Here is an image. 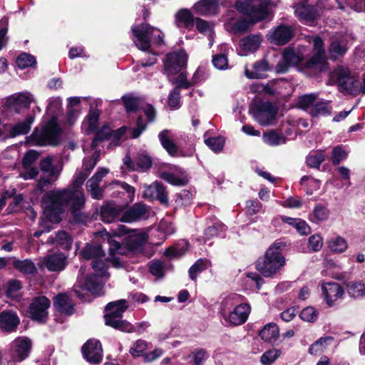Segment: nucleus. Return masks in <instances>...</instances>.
Masks as SVG:
<instances>
[{"label":"nucleus","instance_id":"1","mask_svg":"<svg viewBox=\"0 0 365 365\" xmlns=\"http://www.w3.org/2000/svg\"><path fill=\"white\" fill-rule=\"evenodd\" d=\"M88 175L86 171L79 172L73 176L72 182L66 188L45 192L41 202L48 204L47 210L58 217L63 212V206L69 205L74 221L83 223L84 216L81 210L85 207L86 197L82 185Z\"/></svg>","mask_w":365,"mask_h":365},{"label":"nucleus","instance_id":"2","mask_svg":"<svg viewBox=\"0 0 365 365\" xmlns=\"http://www.w3.org/2000/svg\"><path fill=\"white\" fill-rule=\"evenodd\" d=\"M129 232L128 227L123 225H118L110 231L103 229L95 234L94 242L86 244L80 252V256L85 260H94L105 257L106 252L103 249V244L105 242L109 245L110 255H114L115 253L123 255V252L120 251L121 244L115 238L124 237Z\"/></svg>","mask_w":365,"mask_h":365},{"label":"nucleus","instance_id":"3","mask_svg":"<svg viewBox=\"0 0 365 365\" xmlns=\"http://www.w3.org/2000/svg\"><path fill=\"white\" fill-rule=\"evenodd\" d=\"M287 243L281 240H275L266 250L264 256L255 263L256 269L264 277L272 278L284 267L285 257L282 251Z\"/></svg>","mask_w":365,"mask_h":365},{"label":"nucleus","instance_id":"4","mask_svg":"<svg viewBox=\"0 0 365 365\" xmlns=\"http://www.w3.org/2000/svg\"><path fill=\"white\" fill-rule=\"evenodd\" d=\"M62 133L63 130L58 121H55V119L53 118L49 119L42 125L41 131L37 127L35 128L33 133L27 138L37 146L51 145L56 147L61 144Z\"/></svg>","mask_w":365,"mask_h":365},{"label":"nucleus","instance_id":"5","mask_svg":"<svg viewBox=\"0 0 365 365\" xmlns=\"http://www.w3.org/2000/svg\"><path fill=\"white\" fill-rule=\"evenodd\" d=\"M127 301L119 299L109 302L105 307V324L120 331H132V324L123 319V314L128 309Z\"/></svg>","mask_w":365,"mask_h":365},{"label":"nucleus","instance_id":"6","mask_svg":"<svg viewBox=\"0 0 365 365\" xmlns=\"http://www.w3.org/2000/svg\"><path fill=\"white\" fill-rule=\"evenodd\" d=\"M331 78L341 92L346 91L350 95H357L359 92L365 94V75L363 77V86L358 88V80L351 76L348 67L337 66L331 73Z\"/></svg>","mask_w":365,"mask_h":365},{"label":"nucleus","instance_id":"7","mask_svg":"<svg viewBox=\"0 0 365 365\" xmlns=\"http://www.w3.org/2000/svg\"><path fill=\"white\" fill-rule=\"evenodd\" d=\"M51 301L46 296L35 297L27 309V317L39 324H45L48 319Z\"/></svg>","mask_w":365,"mask_h":365},{"label":"nucleus","instance_id":"8","mask_svg":"<svg viewBox=\"0 0 365 365\" xmlns=\"http://www.w3.org/2000/svg\"><path fill=\"white\" fill-rule=\"evenodd\" d=\"M278 108L272 102L259 101L255 105L253 115L262 125H268L276 119Z\"/></svg>","mask_w":365,"mask_h":365},{"label":"nucleus","instance_id":"9","mask_svg":"<svg viewBox=\"0 0 365 365\" xmlns=\"http://www.w3.org/2000/svg\"><path fill=\"white\" fill-rule=\"evenodd\" d=\"M155 31V28L147 23L140 24L131 28L132 34L137 39L134 41V43L139 50L147 51L150 49L151 38Z\"/></svg>","mask_w":365,"mask_h":365},{"label":"nucleus","instance_id":"10","mask_svg":"<svg viewBox=\"0 0 365 365\" xmlns=\"http://www.w3.org/2000/svg\"><path fill=\"white\" fill-rule=\"evenodd\" d=\"M187 54L185 50L171 52L166 55L164 62V72L168 76L178 74L187 66Z\"/></svg>","mask_w":365,"mask_h":365},{"label":"nucleus","instance_id":"11","mask_svg":"<svg viewBox=\"0 0 365 365\" xmlns=\"http://www.w3.org/2000/svg\"><path fill=\"white\" fill-rule=\"evenodd\" d=\"M84 359L93 364H99L103 359L102 346L99 340L96 339H88L81 349Z\"/></svg>","mask_w":365,"mask_h":365},{"label":"nucleus","instance_id":"12","mask_svg":"<svg viewBox=\"0 0 365 365\" xmlns=\"http://www.w3.org/2000/svg\"><path fill=\"white\" fill-rule=\"evenodd\" d=\"M143 197L150 202L158 200L161 205H168L166 187L161 182L155 181L150 185L145 186Z\"/></svg>","mask_w":365,"mask_h":365},{"label":"nucleus","instance_id":"13","mask_svg":"<svg viewBox=\"0 0 365 365\" xmlns=\"http://www.w3.org/2000/svg\"><path fill=\"white\" fill-rule=\"evenodd\" d=\"M108 187L114 190L111 195L113 197H120L125 201L124 206L126 207L134 200L135 189L124 181L113 180Z\"/></svg>","mask_w":365,"mask_h":365},{"label":"nucleus","instance_id":"14","mask_svg":"<svg viewBox=\"0 0 365 365\" xmlns=\"http://www.w3.org/2000/svg\"><path fill=\"white\" fill-rule=\"evenodd\" d=\"M272 70V66L265 58L259 59L252 64V69H245V75L249 79H264L268 77L267 72Z\"/></svg>","mask_w":365,"mask_h":365},{"label":"nucleus","instance_id":"15","mask_svg":"<svg viewBox=\"0 0 365 365\" xmlns=\"http://www.w3.org/2000/svg\"><path fill=\"white\" fill-rule=\"evenodd\" d=\"M322 291L327 305L330 307L334 305L335 301L344 294V287L334 282L323 283Z\"/></svg>","mask_w":365,"mask_h":365},{"label":"nucleus","instance_id":"16","mask_svg":"<svg viewBox=\"0 0 365 365\" xmlns=\"http://www.w3.org/2000/svg\"><path fill=\"white\" fill-rule=\"evenodd\" d=\"M148 235L145 234L128 235L123 239L121 248L124 247L128 250L136 253L143 252V247L147 243Z\"/></svg>","mask_w":365,"mask_h":365},{"label":"nucleus","instance_id":"17","mask_svg":"<svg viewBox=\"0 0 365 365\" xmlns=\"http://www.w3.org/2000/svg\"><path fill=\"white\" fill-rule=\"evenodd\" d=\"M147 212L148 210L145 204L135 202L125 211H123L120 221L128 223L138 221L143 218Z\"/></svg>","mask_w":365,"mask_h":365},{"label":"nucleus","instance_id":"18","mask_svg":"<svg viewBox=\"0 0 365 365\" xmlns=\"http://www.w3.org/2000/svg\"><path fill=\"white\" fill-rule=\"evenodd\" d=\"M125 208V207L123 205H119L108 202L101 207V219L106 223H110L118 219L120 220Z\"/></svg>","mask_w":365,"mask_h":365},{"label":"nucleus","instance_id":"19","mask_svg":"<svg viewBox=\"0 0 365 365\" xmlns=\"http://www.w3.org/2000/svg\"><path fill=\"white\" fill-rule=\"evenodd\" d=\"M53 307L61 314L71 316L74 314L75 304L67 293H59L53 299Z\"/></svg>","mask_w":365,"mask_h":365},{"label":"nucleus","instance_id":"20","mask_svg":"<svg viewBox=\"0 0 365 365\" xmlns=\"http://www.w3.org/2000/svg\"><path fill=\"white\" fill-rule=\"evenodd\" d=\"M14 357L17 361H22L29 357L32 348V341L27 336H19L14 341Z\"/></svg>","mask_w":365,"mask_h":365},{"label":"nucleus","instance_id":"21","mask_svg":"<svg viewBox=\"0 0 365 365\" xmlns=\"http://www.w3.org/2000/svg\"><path fill=\"white\" fill-rule=\"evenodd\" d=\"M294 35L293 30L289 26L281 24L274 29L271 33L269 40L271 43L283 46L287 44Z\"/></svg>","mask_w":365,"mask_h":365},{"label":"nucleus","instance_id":"22","mask_svg":"<svg viewBox=\"0 0 365 365\" xmlns=\"http://www.w3.org/2000/svg\"><path fill=\"white\" fill-rule=\"evenodd\" d=\"M250 312V304L247 303H242L235 307L234 310L229 314L226 319L235 326L241 325L247 320Z\"/></svg>","mask_w":365,"mask_h":365},{"label":"nucleus","instance_id":"23","mask_svg":"<svg viewBox=\"0 0 365 365\" xmlns=\"http://www.w3.org/2000/svg\"><path fill=\"white\" fill-rule=\"evenodd\" d=\"M20 319L16 313L4 310L0 313V328L4 332H13L17 329Z\"/></svg>","mask_w":365,"mask_h":365},{"label":"nucleus","instance_id":"24","mask_svg":"<svg viewBox=\"0 0 365 365\" xmlns=\"http://www.w3.org/2000/svg\"><path fill=\"white\" fill-rule=\"evenodd\" d=\"M295 14L301 21L313 23L317 19L318 11L317 9L312 4L302 3L297 6Z\"/></svg>","mask_w":365,"mask_h":365},{"label":"nucleus","instance_id":"25","mask_svg":"<svg viewBox=\"0 0 365 365\" xmlns=\"http://www.w3.org/2000/svg\"><path fill=\"white\" fill-rule=\"evenodd\" d=\"M67 257L63 253H55L48 255L44 261L47 269L50 272H59L63 270L67 265Z\"/></svg>","mask_w":365,"mask_h":365},{"label":"nucleus","instance_id":"26","mask_svg":"<svg viewBox=\"0 0 365 365\" xmlns=\"http://www.w3.org/2000/svg\"><path fill=\"white\" fill-rule=\"evenodd\" d=\"M31 99L26 95L20 93L15 97L11 96L6 99L5 106L9 110L19 113L23 108H28L31 105Z\"/></svg>","mask_w":365,"mask_h":365},{"label":"nucleus","instance_id":"27","mask_svg":"<svg viewBox=\"0 0 365 365\" xmlns=\"http://www.w3.org/2000/svg\"><path fill=\"white\" fill-rule=\"evenodd\" d=\"M175 23L178 28H180L182 24L183 27L188 31L193 29L195 18L188 9H179L175 14Z\"/></svg>","mask_w":365,"mask_h":365},{"label":"nucleus","instance_id":"28","mask_svg":"<svg viewBox=\"0 0 365 365\" xmlns=\"http://www.w3.org/2000/svg\"><path fill=\"white\" fill-rule=\"evenodd\" d=\"M158 138L162 147L170 156L175 157L177 155L178 148L171 138V130L168 129L163 130L159 133Z\"/></svg>","mask_w":365,"mask_h":365},{"label":"nucleus","instance_id":"29","mask_svg":"<svg viewBox=\"0 0 365 365\" xmlns=\"http://www.w3.org/2000/svg\"><path fill=\"white\" fill-rule=\"evenodd\" d=\"M258 334L264 342L274 344L279 336V329L276 323L270 322L264 325Z\"/></svg>","mask_w":365,"mask_h":365},{"label":"nucleus","instance_id":"30","mask_svg":"<svg viewBox=\"0 0 365 365\" xmlns=\"http://www.w3.org/2000/svg\"><path fill=\"white\" fill-rule=\"evenodd\" d=\"M33 122L34 117L28 116L23 122L18 123L13 126L9 124H4L3 127L11 126L9 137L15 138L18 135L27 134L31 130V125Z\"/></svg>","mask_w":365,"mask_h":365},{"label":"nucleus","instance_id":"31","mask_svg":"<svg viewBox=\"0 0 365 365\" xmlns=\"http://www.w3.org/2000/svg\"><path fill=\"white\" fill-rule=\"evenodd\" d=\"M269 16L268 4L261 2L258 5H253L249 19L254 25L258 22L266 20Z\"/></svg>","mask_w":365,"mask_h":365},{"label":"nucleus","instance_id":"32","mask_svg":"<svg viewBox=\"0 0 365 365\" xmlns=\"http://www.w3.org/2000/svg\"><path fill=\"white\" fill-rule=\"evenodd\" d=\"M200 71L198 68L193 74L192 79L190 81H188L187 79L186 73L182 72L178 73V76L176 77L175 81H171L169 78V81L172 82L173 84L176 83V86L174 88L178 91L181 89H188L190 87L197 84V76L200 74Z\"/></svg>","mask_w":365,"mask_h":365},{"label":"nucleus","instance_id":"33","mask_svg":"<svg viewBox=\"0 0 365 365\" xmlns=\"http://www.w3.org/2000/svg\"><path fill=\"white\" fill-rule=\"evenodd\" d=\"M210 266V262L206 258H200L188 269V276L192 282H197V277Z\"/></svg>","mask_w":365,"mask_h":365},{"label":"nucleus","instance_id":"34","mask_svg":"<svg viewBox=\"0 0 365 365\" xmlns=\"http://www.w3.org/2000/svg\"><path fill=\"white\" fill-rule=\"evenodd\" d=\"M261 43V38L259 35L250 34L240 41V46L246 52L256 51Z\"/></svg>","mask_w":365,"mask_h":365},{"label":"nucleus","instance_id":"35","mask_svg":"<svg viewBox=\"0 0 365 365\" xmlns=\"http://www.w3.org/2000/svg\"><path fill=\"white\" fill-rule=\"evenodd\" d=\"M332 107L330 106V101H317L311 107L309 112L312 118H319V116H329L331 114Z\"/></svg>","mask_w":365,"mask_h":365},{"label":"nucleus","instance_id":"36","mask_svg":"<svg viewBox=\"0 0 365 365\" xmlns=\"http://www.w3.org/2000/svg\"><path fill=\"white\" fill-rule=\"evenodd\" d=\"M220 0H200L194 5V9L200 15H207L219 9Z\"/></svg>","mask_w":365,"mask_h":365},{"label":"nucleus","instance_id":"37","mask_svg":"<svg viewBox=\"0 0 365 365\" xmlns=\"http://www.w3.org/2000/svg\"><path fill=\"white\" fill-rule=\"evenodd\" d=\"M350 297L356 299L365 297V284L361 281H349L344 282Z\"/></svg>","mask_w":365,"mask_h":365},{"label":"nucleus","instance_id":"38","mask_svg":"<svg viewBox=\"0 0 365 365\" xmlns=\"http://www.w3.org/2000/svg\"><path fill=\"white\" fill-rule=\"evenodd\" d=\"M135 163L137 167L136 170L147 172L153 166V158L147 151H142L137 153L135 155Z\"/></svg>","mask_w":365,"mask_h":365},{"label":"nucleus","instance_id":"39","mask_svg":"<svg viewBox=\"0 0 365 365\" xmlns=\"http://www.w3.org/2000/svg\"><path fill=\"white\" fill-rule=\"evenodd\" d=\"M125 110L127 113H136L140 109L141 100L132 94H125L121 97Z\"/></svg>","mask_w":365,"mask_h":365},{"label":"nucleus","instance_id":"40","mask_svg":"<svg viewBox=\"0 0 365 365\" xmlns=\"http://www.w3.org/2000/svg\"><path fill=\"white\" fill-rule=\"evenodd\" d=\"M95 135L91 141V147L92 149L96 148L100 143L110 140V131L108 124L106 123L101 128L98 127V130H95Z\"/></svg>","mask_w":365,"mask_h":365},{"label":"nucleus","instance_id":"41","mask_svg":"<svg viewBox=\"0 0 365 365\" xmlns=\"http://www.w3.org/2000/svg\"><path fill=\"white\" fill-rule=\"evenodd\" d=\"M282 58L291 66L299 65L303 60V55L296 52L292 47L286 48L282 53Z\"/></svg>","mask_w":365,"mask_h":365},{"label":"nucleus","instance_id":"42","mask_svg":"<svg viewBox=\"0 0 365 365\" xmlns=\"http://www.w3.org/2000/svg\"><path fill=\"white\" fill-rule=\"evenodd\" d=\"M13 267L24 274H31L36 272V267L31 259H15Z\"/></svg>","mask_w":365,"mask_h":365},{"label":"nucleus","instance_id":"43","mask_svg":"<svg viewBox=\"0 0 365 365\" xmlns=\"http://www.w3.org/2000/svg\"><path fill=\"white\" fill-rule=\"evenodd\" d=\"M329 210L322 204L315 205L313 212L309 215V220L313 222L318 223L326 220L329 217Z\"/></svg>","mask_w":365,"mask_h":365},{"label":"nucleus","instance_id":"44","mask_svg":"<svg viewBox=\"0 0 365 365\" xmlns=\"http://www.w3.org/2000/svg\"><path fill=\"white\" fill-rule=\"evenodd\" d=\"M73 238L64 230H59L56 232V246L60 249L69 251L72 247Z\"/></svg>","mask_w":365,"mask_h":365},{"label":"nucleus","instance_id":"45","mask_svg":"<svg viewBox=\"0 0 365 365\" xmlns=\"http://www.w3.org/2000/svg\"><path fill=\"white\" fill-rule=\"evenodd\" d=\"M334 339V337L331 336L320 337L310 345L309 347V353L312 355H316L323 351V349H326L327 345L333 341Z\"/></svg>","mask_w":365,"mask_h":365},{"label":"nucleus","instance_id":"46","mask_svg":"<svg viewBox=\"0 0 365 365\" xmlns=\"http://www.w3.org/2000/svg\"><path fill=\"white\" fill-rule=\"evenodd\" d=\"M263 139L267 144L271 146H277L286 141V138L282 134L278 133L274 130L264 133Z\"/></svg>","mask_w":365,"mask_h":365},{"label":"nucleus","instance_id":"47","mask_svg":"<svg viewBox=\"0 0 365 365\" xmlns=\"http://www.w3.org/2000/svg\"><path fill=\"white\" fill-rule=\"evenodd\" d=\"M325 160L324 151L319 150L307 155L306 163L308 167L319 168L320 165Z\"/></svg>","mask_w":365,"mask_h":365},{"label":"nucleus","instance_id":"48","mask_svg":"<svg viewBox=\"0 0 365 365\" xmlns=\"http://www.w3.org/2000/svg\"><path fill=\"white\" fill-rule=\"evenodd\" d=\"M101 115V111L95 108L93 109L91 106L90 110L86 116V120L88 123V130L91 133H93L98 130V121Z\"/></svg>","mask_w":365,"mask_h":365},{"label":"nucleus","instance_id":"49","mask_svg":"<svg viewBox=\"0 0 365 365\" xmlns=\"http://www.w3.org/2000/svg\"><path fill=\"white\" fill-rule=\"evenodd\" d=\"M328 247L332 252L342 253L347 249V242L344 238L337 236L328 241Z\"/></svg>","mask_w":365,"mask_h":365},{"label":"nucleus","instance_id":"50","mask_svg":"<svg viewBox=\"0 0 365 365\" xmlns=\"http://www.w3.org/2000/svg\"><path fill=\"white\" fill-rule=\"evenodd\" d=\"M61 110V101L57 98L51 99L46 107V115L50 117V119L54 118L55 121H58V115Z\"/></svg>","mask_w":365,"mask_h":365},{"label":"nucleus","instance_id":"51","mask_svg":"<svg viewBox=\"0 0 365 365\" xmlns=\"http://www.w3.org/2000/svg\"><path fill=\"white\" fill-rule=\"evenodd\" d=\"M84 285L86 291L92 294L98 292L102 288V284L94 274H88L86 277Z\"/></svg>","mask_w":365,"mask_h":365},{"label":"nucleus","instance_id":"52","mask_svg":"<svg viewBox=\"0 0 365 365\" xmlns=\"http://www.w3.org/2000/svg\"><path fill=\"white\" fill-rule=\"evenodd\" d=\"M327 64L325 53L315 52L314 55L305 63V67L308 69L315 68L318 66Z\"/></svg>","mask_w":365,"mask_h":365},{"label":"nucleus","instance_id":"53","mask_svg":"<svg viewBox=\"0 0 365 365\" xmlns=\"http://www.w3.org/2000/svg\"><path fill=\"white\" fill-rule=\"evenodd\" d=\"M252 21L249 18H243L235 21L232 26V31L235 34L247 33L250 28L253 26Z\"/></svg>","mask_w":365,"mask_h":365},{"label":"nucleus","instance_id":"54","mask_svg":"<svg viewBox=\"0 0 365 365\" xmlns=\"http://www.w3.org/2000/svg\"><path fill=\"white\" fill-rule=\"evenodd\" d=\"M193 365H203L208 358L207 351L202 348L195 349L188 356Z\"/></svg>","mask_w":365,"mask_h":365},{"label":"nucleus","instance_id":"55","mask_svg":"<svg viewBox=\"0 0 365 365\" xmlns=\"http://www.w3.org/2000/svg\"><path fill=\"white\" fill-rule=\"evenodd\" d=\"M226 230V226L221 222L217 221L212 225L208 226L204 231V235L207 240H210L212 237H217L221 232H224Z\"/></svg>","mask_w":365,"mask_h":365},{"label":"nucleus","instance_id":"56","mask_svg":"<svg viewBox=\"0 0 365 365\" xmlns=\"http://www.w3.org/2000/svg\"><path fill=\"white\" fill-rule=\"evenodd\" d=\"M16 63L18 68L24 69L35 66L36 64V60L34 56L26 53H22L17 57Z\"/></svg>","mask_w":365,"mask_h":365},{"label":"nucleus","instance_id":"57","mask_svg":"<svg viewBox=\"0 0 365 365\" xmlns=\"http://www.w3.org/2000/svg\"><path fill=\"white\" fill-rule=\"evenodd\" d=\"M281 354L280 349H269L261 356L260 362L262 365H271L280 356Z\"/></svg>","mask_w":365,"mask_h":365},{"label":"nucleus","instance_id":"58","mask_svg":"<svg viewBox=\"0 0 365 365\" xmlns=\"http://www.w3.org/2000/svg\"><path fill=\"white\" fill-rule=\"evenodd\" d=\"M318 310L312 306L304 308L299 315L302 320L311 323L315 322L318 319Z\"/></svg>","mask_w":365,"mask_h":365},{"label":"nucleus","instance_id":"59","mask_svg":"<svg viewBox=\"0 0 365 365\" xmlns=\"http://www.w3.org/2000/svg\"><path fill=\"white\" fill-rule=\"evenodd\" d=\"M317 98V95L316 93L304 94L300 96L297 102V108L303 110H307L308 108L314 105Z\"/></svg>","mask_w":365,"mask_h":365},{"label":"nucleus","instance_id":"60","mask_svg":"<svg viewBox=\"0 0 365 365\" xmlns=\"http://www.w3.org/2000/svg\"><path fill=\"white\" fill-rule=\"evenodd\" d=\"M225 140L222 136L210 137L205 140V143L215 153L220 152L225 145Z\"/></svg>","mask_w":365,"mask_h":365},{"label":"nucleus","instance_id":"61","mask_svg":"<svg viewBox=\"0 0 365 365\" xmlns=\"http://www.w3.org/2000/svg\"><path fill=\"white\" fill-rule=\"evenodd\" d=\"M160 178L173 185L184 186L187 184V180L185 178H181L176 176L175 174L170 172H163L160 174Z\"/></svg>","mask_w":365,"mask_h":365},{"label":"nucleus","instance_id":"62","mask_svg":"<svg viewBox=\"0 0 365 365\" xmlns=\"http://www.w3.org/2000/svg\"><path fill=\"white\" fill-rule=\"evenodd\" d=\"M347 155V153L341 145L335 146L331 150V161L334 165H337L341 160L346 159Z\"/></svg>","mask_w":365,"mask_h":365},{"label":"nucleus","instance_id":"63","mask_svg":"<svg viewBox=\"0 0 365 365\" xmlns=\"http://www.w3.org/2000/svg\"><path fill=\"white\" fill-rule=\"evenodd\" d=\"M168 105L172 110L180 108V91L173 88L170 92L168 98Z\"/></svg>","mask_w":365,"mask_h":365},{"label":"nucleus","instance_id":"64","mask_svg":"<svg viewBox=\"0 0 365 365\" xmlns=\"http://www.w3.org/2000/svg\"><path fill=\"white\" fill-rule=\"evenodd\" d=\"M149 272L152 275L158 278L163 277L165 275V270L163 262L159 259L151 261L149 266Z\"/></svg>","mask_w":365,"mask_h":365}]
</instances>
